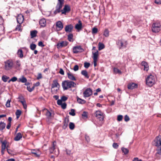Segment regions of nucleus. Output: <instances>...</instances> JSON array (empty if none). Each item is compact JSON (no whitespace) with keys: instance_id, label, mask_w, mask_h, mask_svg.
Masks as SVG:
<instances>
[{"instance_id":"obj_1","label":"nucleus","mask_w":161,"mask_h":161,"mask_svg":"<svg viewBox=\"0 0 161 161\" xmlns=\"http://www.w3.org/2000/svg\"><path fill=\"white\" fill-rule=\"evenodd\" d=\"M62 86L64 90H67L72 87H74L76 84L72 81L65 80L62 83Z\"/></svg>"},{"instance_id":"obj_2","label":"nucleus","mask_w":161,"mask_h":161,"mask_svg":"<svg viewBox=\"0 0 161 161\" xmlns=\"http://www.w3.org/2000/svg\"><path fill=\"white\" fill-rule=\"evenodd\" d=\"M155 82V77L152 74L148 75L146 79V84L149 86H152Z\"/></svg>"},{"instance_id":"obj_3","label":"nucleus","mask_w":161,"mask_h":161,"mask_svg":"<svg viewBox=\"0 0 161 161\" xmlns=\"http://www.w3.org/2000/svg\"><path fill=\"white\" fill-rule=\"evenodd\" d=\"M58 2L56 7V10L54 12L55 14L61 12L60 9L64 4V0H58Z\"/></svg>"},{"instance_id":"obj_4","label":"nucleus","mask_w":161,"mask_h":161,"mask_svg":"<svg viewBox=\"0 0 161 161\" xmlns=\"http://www.w3.org/2000/svg\"><path fill=\"white\" fill-rule=\"evenodd\" d=\"M56 142L55 141L53 142L52 145L49 149L50 153H54L56 157L58 156L59 154L58 149L57 152H56L55 150L56 149L57 147V146L56 144Z\"/></svg>"},{"instance_id":"obj_5","label":"nucleus","mask_w":161,"mask_h":161,"mask_svg":"<svg viewBox=\"0 0 161 161\" xmlns=\"http://www.w3.org/2000/svg\"><path fill=\"white\" fill-rule=\"evenodd\" d=\"M160 27L161 25L159 22L153 23L152 26V31L153 32L158 33L160 31Z\"/></svg>"},{"instance_id":"obj_6","label":"nucleus","mask_w":161,"mask_h":161,"mask_svg":"<svg viewBox=\"0 0 161 161\" xmlns=\"http://www.w3.org/2000/svg\"><path fill=\"white\" fill-rule=\"evenodd\" d=\"M152 144L157 147L161 146V136H157L152 142Z\"/></svg>"},{"instance_id":"obj_7","label":"nucleus","mask_w":161,"mask_h":161,"mask_svg":"<svg viewBox=\"0 0 161 161\" xmlns=\"http://www.w3.org/2000/svg\"><path fill=\"white\" fill-rule=\"evenodd\" d=\"M5 69L6 70H8L12 68L13 64L12 61L8 60L5 62Z\"/></svg>"},{"instance_id":"obj_8","label":"nucleus","mask_w":161,"mask_h":161,"mask_svg":"<svg viewBox=\"0 0 161 161\" xmlns=\"http://www.w3.org/2000/svg\"><path fill=\"white\" fill-rule=\"evenodd\" d=\"M43 111L44 112L45 115L46 116L48 120L50 119L53 118V114L51 113L47 109H44Z\"/></svg>"},{"instance_id":"obj_9","label":"nucleus","mask_w":161,"mask_h":161,"mask_svg":"<svg viewBox=\"0 0 161 161\" xmlns=\"http://www.w3.org/2000/svg\"><path fill=\"white\" fill-rule=\"evenodd\" d=\"M96 117L100 121H102L103 119V113L100 111H97L95 112Z\"/></svg>"},{"instance_id":"obj_10","label":"nucleus","mask_w":161,"mask_h":161,"mask_svg":"<svg viewBox=\"0 0 161 161\" xmlns=\"http://www.w3.org/2000/svg\"><path fill=\"white\" fill-rule=\"evenodd\" d=\"M92 94V91L90 88H87L83 93L84 97H88Z\"/></svg>"},{"instance_id":"obj_11","label":"nucleus","mask_w":161,"mask_h":161,"mask_svg":"<svg viewBox=\"0 0 161 161\" xmlns=\"http://www.w3.org/2000/svg\"><path fill=\"white\" fill-rule=\"evenodd\" d=\"M68 44V42L66 41H62L61 42L58 43L57 44V46L58 49H60L62 47L67 46Z\"/></svg>"},{"instance_id":"obj_12","label":"nucleus","mask_w":161,"mask_h":161,"mask_svg":"<svg viewBox=\"0 0 161 161\" xmlns=\"http://www.w3.org/2000/svg\"><path fill=\"white\" fill-rule=\"evenodd\" d=\"M59 87L60 85L58 83V80H53V83L52 85L51 91L52 92V89L54 87H56L57 88V89H56V91H57L59 89Z\"/></svg>"},{"instance_id":"obj_13","label":"nucleus","mask_w":161,"mask_h":161,"mask_svg":"<svg viewBox=\"0 0 161 161\" xmlns=\"http://www.w3.org/2000/svg\"><path fill=\"white\" fill-rule=\"evenodd\" d=\"M2 151H4L5 148H7V152L8 153H10V150L8 148V145L7 144V142L6 140L4 141L3 142H2Z\"/></svg>"},{"instance_id":"obj_14","label":"nucleus","mask_w":161,"mask_h":161,"mask_svg":"<svg viewBox=\"0 0 161 161\" xmlns=\"http://www.w3.org/2000/svg\"><path fill=\"white\" fill-rule=\"evenodd\" d=\"M82 50L83 49L80 46H76L74 47L73 52L74 53H76L81 52Z\"/></svg>"},{"instance_id":"obj_15","label":"nucleus","mask_w":161,"mask_h":161,"mask_svg":"<svg viewBox=\"0 0 161 161\" xmlns=\"http://www.w3.org/2000/svg\"><path fill=\"white\" fill-rule=\"evenodd\" d=\"M24 18L23 16L21 14H19L17 18V20L18 23L21 24L23 22Z\"/></svg>"},{"instance_id":"obj_16","label":"nucleus","mask_w":161,"mask_h":161,"mask_svg":"<svg viewBox=\"0 0 161 161\" xmlns=\"http://www.w3.org/2000/svg\"><path fill=\"white\" fill-rule=\"evenodd\" d=\"M70 10L69 6L67 5H65L63 10H61L62 14H65L66 13L69 12Z\"/></svg>"},{"instance_id":"obj_17","label":"nucleus","mask_w":161,"mask_h":161,"mask_svg":"<svg viewBox=\"0 0 161 161\" xmlns=\"http://www.w3.org/2000/svg\"><path fill=\"white\" fill-rule=\"evenodd\" d=\"M73 28V26L70 24L66 25L65 27V31L66 32H71Z\"/></svg>"},{"instance_id":"obj_18","label":"nucleus","mask_w":161,"mask_h":161,"mask_svg":"<svg viewBox=\"0 0 161 161\" xmlns=\"http://www.w3.org/2000/svg\"><path fill=\"white\" fill-rule=\"evenodd\" d=\"M137 87V85L135 83H130L128 85V88L129 89L132 90Z\"/></svg>"},{"instance_id":"obj_19","label":"nucleus","mask_w":161,"mask_h":161,"mask_svg":"<svg viewBox=\"0 0 161 161\" xmlns=\"http://www.w3.org/2000/svg\"><path fill=\"white\" fill-rule=\"evenodd\" d=\"M56 26L58 29V31L61 30L63 28V25L60 21H58L56 23Z\"/></svg>"},{"instance_id":"obj_20","label":"nucleus","mask_w":161,"mask_h":161,"mask_svg":"<svg viewBox=\"0 0 161 161\" xmlns=\"http://www.w3.org/2000/svg\"><path fill=\"white\" fill-rule=\"evenodd\" d=\"M142 65L144 67V70L145 71H147L149 69V66L147 63L145 61H143L142 62Z\"/></svg>"},{"instance_id":"obj_21","label":"nucleus","mask_w":161,"mask_h":161,"mask_svg":"<svg viewBox=\"0 0 161 161\" xmlns=\"http://www.w3.org/2000/svg\"><path fill=\"white\" fill-rule=\"evenodd\" d=\"M75 28L78 31H80L81 29L82 28V23L80 20L78 21V23L75 25Z\"/></svg>"},{"instance_id":"obj_22","label":"nucleus","mask_w":161,"mask_h":161,"mask_svg":"<svg viewBox=\"0 0 161 161\" xmlns=\"http://www.w3.org/2000/svg\"><path fill=\"white\" fill-rule=\"evenodd\" d=\"M69 122V120L68 118H65L63 122V128L65 129L68 126V124Z\"/></svg>"},{"instance_id":"obj_23","label":"nucleus","mask_w":161,"mask_h":161,"mask_svg":"<svg viewBox=\"0 0 161 161\" xmlns=\"http://www.w3.org/2000/svg\"><path fill=\"white\" fill-rule=\"evenodd\" d=\"M57 104L58 105H61L62 108L63 109H64L66 108V103H62V101L60 100L59 99L57 101Z\"/></svg>"},{"instance_id":"obj_24","label":"nucleus","mask_w":161,"mask_h":161,"mask_svg":"<svg viewBox=\"0 0 161 161\" xmlns=\"http://www.w3.org/2000/svg\"><path fill=\"white\" fill-rule=\"evenodd\" d=\"M68 78L70 80H75L76 79L72 74L71 73L69 72L67 73Z\"/></svg>"},{"instance_id":"obj_25","label":"nucleus","mask_w":161,"mask_h":161,"mask_svg":"<svg viewBox=\"0 0 161 161\" xmlns=\"http://www.w3.org/2000/svg\"><path fill=\"white\" fill-rule=\"evenodd\" d=\"M22 137V135L20 132L18 133L14 138V140L15 141L19 140Z\"/></svg>"},{"instance_id":"obj_26","label":"nucleus","mask_w":161,"mask_h":161,"mask_svg":"<svg viewBox=\"0 0 161 161\" xmlns=\"http://www.w3.org/2000/svg\"><path fill=\"white\" fill-rule=\"evenodd\" d=\"M117 44L119 46L120 48H121L123 47H126V46L123 44V43L122 40H119L117 42Z\"/></svg>"},{"instance_id":"obj_27","label":"nucleus","mask_w":161,"mask_h":161,"mask_svg":"<svg viewBox=\"0 0 161 161\" xmlns=\"http://www.w3.org/2000/svg\"><path fill=\"white\" fill-rule=\"evenodd\" d=\"M31 153L34 154L36 157H38L39 156V154L40 153L38 150H31Z\"/></svg>"},{"instance_id":"obj_28","label":"nucleus","mask_w":161,"mask_h":161,"mask_svg":"<svg viewBox=\"0 0 161 161\" xmlns=\"http://www.w3.org/2000/svg\"><path fill=\"white\" fill-rule=\"evenodd\" d=\"M81 74L84 76L85 77L88 79L89 77V75H88L87 71L86 70H83L81 72Z\"/></svg>"},{"instance_id":"obj_29","label":"nucleus","mask_w":161,"mask_h":161,"mask_svg":"<svg viewBox=\"0 0 161 161\" xmlns=\"http://www.w3.org/2000/svg\"><path fill=\"white\" fill-rule=\"evenodd\" d=\"M39 24L42 26H45L46 24V20L44 19H41L39 21Z\"/></svg>"},{"instance_id":"obj_30","label":"nucleus","mask_w":161,"mask_h":161,"mask_svg":"<svg viewBox=\"0 0 161 161\" xmlns=\"http://www.w3.org/2000/svg\"><path fill=\"white\" fill-rule=\"evenodd\" d=\"M37 33V31L36 30H34L33 31H31V38H33L36 37V34Z\"/></svg>"},{"instance_id":"obj_31","label":"nucleus","mask_w":161,"mask_h":161,"mask_svg":"<svg viewBox=\"0 0 161 161\" xmlns=\"http://www.w3.org/2000/svg\"><path fill=\"white\" fill-rule=\"evenodd\" d=\"M25 77L24 76H22L19 79L18 81L21 82L22 83H24L27 81Z\"/></svg>"},{"instance_id":"obj_32","label":"nucleus","mask_w":161,"mask_h":161,"mask_svg":"<svg viewBox=\"0 0 161 161\" xmlns=\"http://www.w3.org/2000/svg\"><path fill=\"white\" fill-rule=\"evenodd\" d=\"M93 60H97L98 55V51H97L93 53Z\"/></svg>"},{"instance_id":"obj_33","label":"nucleus","mask_w":161,"mask_h":161,"mask_svg":"<svg viewBox=\"0 0 161 161\" xmlns=\"http://www.w3.org/2000/svg\"><path fill=\"white\" fill-rule=\"evenodd\" d=\"M98 50L99 51L103 49L105 47L104 44L103 43H101L100 42H99L98 43Z\"/></svg>"},{"instance_id":"obj_34","label":"nucleus","mask_w":161,"mask_h":161,"mask_svg":"<svg viewBox=\"0 0 161 161\" xmlns=\"http://www.w3.org/2000/svg\"><path fill=\"white\" fill-rule=\"evenodd\" d=\"M18 56L20 58H22L23 56V51L21 49H19L17 53Z\"/></svg>"},{"instance_id":"obj_35","label":"nucleus","mask_w":161,"mask_h":161,"mask_svg":"<svg viewBox=\"0 0 161 161\" xmlns=\"http://www.w3.org/2000/svg\"><path fill=\"white\" fill-rule=\"evenodd\" d=\"M19 101L22 103L24 108L26 109L27 108V105L25 100L24 99H23L22 100H19Z\"/></svg>"},{"instance_id":"obj_36","label":"nucleus","mask_w":161,"mask_h":161,"mask_svg":"<svg viewBox=\"0 0 161 161\" xmlns=\"http://www.w3.org/2000/svg\"><path fill=\"white\" fill-rule=\"evenodd\" d=\"M6 126V124L4 122H0V130H3L5 128Z\"/></svg>"},{"instance_id":"obj_37","label":"nucleus","mask_w":161,"mask_h":161,"mask_svg":"<svg viewBox=\"0 0 161 161\" xmlns=\"http://www.w3.org/2000/svg\"><path fill=\"white\" fill-rule=\"evenodd\" d=\"M114 72L115 74H121V71L118 68H114Z\"/></svg>"},{"instance_id":"obj_38","label":"nucleus","mask_w":161,"mask_h":161,"mask_svg":"<svg viewBox=\"0 0 161 161\" xmlns=\"http://www.w3.org/2000/svg\"><path fill=\"white\" fill-rule=\"evenodd\" d=\"M77 101L80 104H84L86 102V101L85 100L79 98H77Z\"/></svg>"},{"instance_id":"obj_39","label":"nucleus","mask_w":161,"mask_h":161,"mask_svg":"<svg viewBox=\"0 0 161 161\" xmlns=\"http://www.w3.org/2000/svg\"><path fill=\"white\" fill-rule=\"evenodd\" d=\"M21 112L20 110H17L15 113V114L16 116L17 119H18L19 117L21 114Z\"/></svg>"},{"instance_id":"obj_40","label":"nucleus","mask_w":161,"mask_h":161,"mask_svg":"<svg viewBox=\"0 0 161 161\" xmlns=\"http://www.w3.org/2000/svg\"><path fill=\"white\" fill-rule=\"evenodd\" d=\"M73 35L72 34H70L68 35V39L70 42H72Z\"/></svg>"},{"instance_id":"obj_41","label":"nucleus","mask_w":161,"mask_h":161,"mask_svg":"<svg viewBox=\"0 0 161 161\" xmlns=\"http://www.w3.org/2000/svg\"><path fill=\"white\" fill-rule=\"evenodd\" d=\"M75 125L74 123L72 122H70L69 124V129L71 130H73L75 128Z\"/></svg>"},{"instance_id":"obj_42","label":"nucleus","mask_w":161,"mask_h":161,"mask_svg":"<svg viewBox=\"0 0 161 161\" xmlns=\"http://www.w3.org/2000/svg\"><path fill=\"white\" fill-rule=\"evenodd\" d=\"M2 79L4 82H6L7 81V80L9 79V77L6 75H3L2 77Z\"/></svg>"},{"instance_id":"obj_43","label":"nucleus","mask_w":161,"mask_h":161,"mask_svg":"<svg viewBox=\"0 0 161 161\" xmlns=\"http://www.w3.org/2000/svg\"><path fill=\"white\" fill-rule=\"evenodd\" d=\"M82 118L84 119H86L87 117V113L84 111L82 114Z\"/></svg>"},{"instance_id":"obj_44","label":"nucleus","mask_w":161,"mask_h":161,"mask_svg":"<svg viewBox=\"0 0 161 161\" xmlns=\"http://www.w3.org/2000/svg\"><path fill=\"white\" fill-rule=\"evenodd\" d=\"M36 46L35 44L32 43L30 45V48L31 50H33L36 48Z\"/></svg>"},{"instance_id":"obj_45","label":"nucleus","mask_w":161,"mask_h":161,"mask_svg":"<svg viewBox=\"0 0 161 161\" xmlns=\"http://www.w3.org/2000/svg\"><path fill=\"white\" fill-rule=\"evenodd\" d=\"M103 35L106 37H108L109 36V31L108 29H106L104 31Z\"/></svg>"},{"instance_id":"obj_46","label":"nucleus","mask_w":161,"mask_h":161,"mask_svg":"<svg viewBox=\"0 0 161 161\" xmlns=\"http://www.w3.org/2000/svg\"><path fill=\"white\" fill-rule=\"evenodd\" d=\"M121 150L123 153H124L125 154H127L128 153L129 150L127 148L122 147L121 148Z\"/></svg>"},{"instance_id":"obj_47","label":"nucleus","mask_w":161,"mask_h":161,"mask_svg":"<svg viewBox=\"0 0 161 161\" xmlns=\"http://www.w3.org/2000/svg\"><path fill=\"white\" fill-rule=\"evenodd\" d=\"M98 32V29L96 27H93L92 29V34H96Z\"/></svg>"},{"instance_id":"obj_48","label":"nucleus","mask_w":161,"mask_h":161,"mask_svg":"<svg viewBox=\"0 0 161 161\" xmlns=\"http://www.w3.org/2000/svg\"><path fill=\"white\" fill-rule=\"evenodd\" d=\"M11 99H8L6 103V106L7 107H10V103L11 102Z\"/></svg>"},{"instance_id":"obj_49","label":"nucleus","mask_w":161,"mask_h":161,"mask_svg":"<svg viewBox=\"0 0 161 161\" xmlns=\"http://www.w3.org/2000/svg\"><path fill=\"white\" fill-rule=\"evenodd\" d=\"M75 110L74 109H71V110L70 112L69 113V114L71 115H72L73 116H74L75 115Z\"/></svg>"},{"instance_id":"obj_50","label":"nucleus","mask_w":161,"mask_h":161,"mask_svg":"<svg viewBox=\"0 0 161 161\" xmlns=\"http://www.w3.org/2000/svg\"><path fill=\"white\" fill-rule=\"evenodd\" d=\"M123 116L122 115H119L117 117V120L119 121H121L122 120Z\"/></svg>"},{"instance_id":"obj_51","label":"nucleus","mask_w":161,"mask_h":161,"mask_svg":"<svg viewBox=\"0 0 161 161\" xmlns=\"http://www.w3.org/2000/svg\"><path fill=\"white\" fill-rule=\"evenodd\" d=\"M34 89V87L33 86L32 88H31L30 86H28L27 87V90L30 92H32Z\"/></svg>"},{"instance_id":"obj_52","label":"nucleus","mask_w":161,"mask_h":161,"mask_svg":"<svg viewBox=\"0 0 161 161\" xmlns=\"http://www.w3.org/2000/svg\"><path fill=\"white\" fill-rule=\"evenodd\" d=\"M90 64L89 63L85 62L84 64V67L86 68H88L90 66Z\"/></svg>"},{"instance_id":"obj_53","label":"nucleus","mask_w":161,"mask_h":161,"mask_svg":"<svg viewBox=\"0 0 161 161\" xmlns=\"http://www.w3.org/2000/svg\"><path fill=\"white\" fill-rule=\"evenodd\" d=\"M17 79L16 77H12L11 79L9 80V82L10 81H12V82H14L17 80Z\"/></svg>"},{"instance_id":"obj_54","label":"nucleus","mask_w":161,"mask_h":161,"mask_svg":"<svg viewBox=\"0 0 161 161\" xmlns=\"http://www.w3.org/2000/svg\"><path fill=\"white\" fill-rule=\"evenodd\" d=\"M124 120L125 121L127 122L130 120V118L127 115H126L125 116Z\"/></svg>"},{"instance_id":"obj_55","label":"nucleus","mask_w":161,"mask_h":161,"mask_svg":"<svg viewBox=\"0 0 161 161\" xmlns=\"http://www.w3.org/2000/svg\"><path fill=\"white\" fill-rule=\"evenodd\" d=\"M67 97L65 96H63L61 97V99L60 100L62 101H65L67 99Z\"/></svg>"},{"instance_id":"obj_56","label":"nucleus","mask_w":161,"mask_h":161,"mask_svg":"<svg viewBox=\"0 0 161 161\" xmlns=\"http://www.w3.org/2000/svg\"><path fill=\"white\" fill-rule=\"evenodd\" d=\"M21 24L18 25L16 27V30L18 31H20L21 30Z\"/></svg>"},{"instance_id":"obj_57","label":"nucleus","mask_w":161,"mask_h":161,"mask_svg":"<svg viewBox=\"0 0 161 161\" xmlns=\"http://www.w3.org/2000/svg\"><path fill=\"white\" fill-rule=\"evenodd\" d=\"M73 69L74 71H76L78 70L79 66L77 65H75Z\"/></svg>"},{"instance_id":"obj_58","label":"nucleus","mask_w":161,"mask_h":161,"mask_svg":"<svg viewBox=\"0 0 161 161\" xmlns=\"http://www.w3.org/2000/svg\"><path fill=\"white\" fill-rule=\"evenodd\" d=\"M38 45L39 46L41 47H42L45 46V45L43 44V42L42 41H40L39 42Z\"/></svg>"},{"instance_id":"obj_59","label":"nucleus","mask_w":161,"mask_h":161,"mask_svg":"<svg viewBox=\"0 0 161 161\" xmlns=\"http://www.w3.org/2000/svg\"><path fill=\"white\" fill-rule=\"evenodd\" d=\"M119 146L118 145L117 143H114L113 144V147L115 148H117Z\"/></svg>"},{"instance_id":"obj_60","label":"nucleus","mask_w":161,"mask_h":161,"mask_svg":"<svg viewBox=\"0 0 161 161\" xmlns=\"http://www.w3.org/2000/svg\"><path fill=\"white\" fill-rule=\"evenodd\" d=\"M42 76L41 73H39L38 74L37 76V80H39L40 79L42 78Z\"/></svg>"},{"instance_id":"obj_61","label":"nucleus","mask_w":161,"mask_h":161,"mask_svg":"<svg viewBox=\"0 0 161 161\" xmlns=\"http://www.w3.org/2000/svg\"><path fill=\"white\" fill-rule=\"evenodd\" d=\"M155 3L157 4H161V0H155Z\"/></svg>"},{"instance_id":"obj_62","label":"nucleus","mask_w":161,"mask_h":161,"mask_svg":"<svg viewBox=\"0 0 161 161\" xmlns=\"http://www.w3.org/2000/svg\"><path fill=\"white\" fill-rule=\"evenodd\" d=\"M59 73L60 74H61L62 75H64V71L61 68L60 69V71H59Z\"/></svg>"},{"instance_id":"obj_63","label":"nucleus","mask_w":161,"mask_h":161,"mask_svg":"<svg viewBox=\"0 0 161 161\" xmlns=\"http://www.w3.org/2000/svg\"><path fill=\"white\" fill-rule=\"evenodd\" d=\"M133 161H142V160L141 159H139L137 158H135L133 159Z\"/></svg>"},{"instance_id":"obj_64","label":"nucleus","mask_w":161,"mask_h":161,"mask_svg":"<svg viewBox=\"0 0 161 161\" xmlns=\"http://www.w3.org/2000/svg\"><path fill=\"white\" fill-rule=\"evenodd\" d=\"M161 154V147L160 148V149L158 150V152L156 154Z\"/></svg>"}]
</instances>
